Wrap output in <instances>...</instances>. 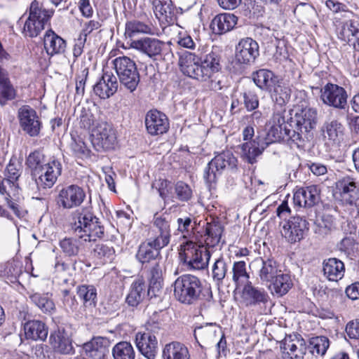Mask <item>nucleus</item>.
<instances>
[{"instance_id": "f257e3e1", "label": "nucleus", "mask_w": 359, "mask_h": 359, "mask_svg": "<svg viewBox=\"0 0 359 359\" xmlns=\"http://www.w3.org/2000/svg\"><path fill=\"white\" fill-rule=\"evenodd\" d=\"M221 57L217 48L201 57L194 53L186 52L180 59L182 72L199 81L211 79L210 88L213 90H219L223 88L221 80L212 79L214 75L221 69Z\"/></svg>"}, {"instance_id": "f03ea898", "label": "nucleus", "mask_w": 359, "mask_h": 359, "mask_svg": "<svg viewBox=\"0 0 359 359\" xmlns=\"http://www.w3.org/2000/svg\"><path fill=\"white\" fill-rule=\"evenodd\" d=\"M317 123V111L305 108L290 117L285 125V134L288 140L297 147H304L306 142L313 137L312 130Z\"/></svg>"}, {"instance_id": "7ed1b4c3", "label": "nucleus", "mask_w": 359, "mask_h": 359, "mask_svg": "<svg viewBox=\"0 0 359 359\" xmlns=\"http://www.w3.org/2000/svg\"><path fill=\"white\" fill-rule=\"evenodd\" d=\"M71 229L84 241H95L104 234V227L100 218L87 209L77 210L73 214Z\"/></svg>"}, {"instance_id": "20e7f679", "label": "nucleus", "mask_w": 359, "mask_h": 359, "mask_svg": "<svg viewBox=\"0 0 359 359\" xmlns=\"http://www.w3.org/2000/svg\"><path fill=\"white\" fill-rule=\"evenodd\" d=\"M173 287L175 297L184 304H194L199 299L211 295L210 289L204 287L201 280L191 274L179 276Z\"/></svg>"}, {"instance_id": "39448f33", "label": "nucleus", "mask_w": 359, "mask_h": 359, "mask_svg": "<svg viewBox=\"0 0 359 359\" xmlns=\"http://www.w3.org/2000/svg\"><path fill=\"white\" fill-rule=\"evenodd\" d=\"M277 216L283 219L280 223L281 235L290 243H294L303 239L305 232L309 229L308 222L299 216H290L291 210L287 201H283L276 209Z\"/></svg>"}, {"instance_id": "423d86ee", "label": "nucleus", "mask_w": 359, "mask_h": 359, "mask_svg": "<svg viewBox=\"0 0 359 359\" xmlns=\"http://www.w3.org/2000/svg\"><path fill=\"white\" fill-rule=\"evenodd\" d=\"M112 63L121 86L131 93L135 91L140 81L135 62L127 56H121L115 58Z\"/></svg>"}, {"instance_id": "0eeeda50", "label": "nucleus", "mask_w": 359, "mask_h": 359, "mask_svg": "<svg viewBox=\"0 0 359 359\" xmlns=\"http://www.w3.org/2000/svg\"><path fill=\"white\" fill-rule=\"evenodd\" d=\"M210 252L207 247L188 241L181 245L180 257L190 269H204L210 259Z\"/></svg>"}, {"instance_id": "6e6552de", "label": "nucleus", "mask_w": 359, "mask_h": 359, "mask_svg": "<svg viewBox=\"0 0 359 359\" xmlns=\"http://www.w3.org/2000/svg\"><path fill=\"white\" fill-rule=\"evenodd\" d=\"M237 165V159L230 151H223L215 156L208 164L204 171V180L211 185L215 183L217 177L225 169H234Z\"/></svg>"}, {"instance_id": "1a4fd4ad", "label": "nucleus", "mask_w": 359, "mask_h": 359, "mask_svg": "<svg viewBox=\"0 0 359 359\" xmlns=\"http://www.w3.org/2000/svg\"><path fill=\"white\" fill-rule=\"evenodd\" d=\"M159 330L158 323H149L144 332H137L135 344L139 351L148 359H154L156 354L158 341L156 334Z\"/></svg>"}, {"instance_id": "9d476101", "label": "nucleus", "mask_w": 359, "mask_h": 359, "mask_svg": "<svg viewBox=\"0 0 359 359\" xmlns=\"http://www.w3.org/2000/svg\"><path fill=\"white\" fill-rule=\"evenodd\" d=\"M285 114L281 109H273L271 118L266 126V133L262 137L267 143V145L272 143L280 142L282 140H288L285 134Z\"/></svg>"}, {"instance_id": "9b49d317", "label": "nucleus", "mask_w": 359, "mask_h": 359, "mask_svg": "<svg viewBox=\"0 0 359 359\" xmlns=\"http://www.w3.org/2000/svg\"><path fill=\"white\" fill-rule=\"evenodd\" d=\"M116 142L115 131L107 123L102 122L93 129L91 143L97 151L113 149Z\"/></svg>"}, {"instance_id": "f8f14e48", "label": "nucleus", "mask_w": 359, "mask_h": 359, "mask_svg": "<svg viewBox=\"0 0 359 359\" xmlns=\"http://www.w3.org/2000/svg\"><path fill=\"white\" fill-rule=\"evenodd\" d=\"M86 198L83 188L72 184L62 188L56 197V203L64 209H72L80 206Z\"/></svg>"}, {"instance_id": "ddd939ff", "label": "nucleus", "mask_w": 359, "mask_h": 359, "mask_svg": "<svg viewBox=\"0 0 359 359\" xmlns=\"http://www.w3.org/2000/svg\"><path fill=\"white\" fill-rule=\"evenodd\" d=\"M335 198L344 205L358 206L359 187L351 177H344L336 184Z\"/></svg>"}, {"instance_id": "4468645a", "label": "nucleus", "mask_w": 359, "mask_h": 359, "mask_svg": "<svg viewBox=\"0 0 359 359\" xmlns=\"http://www.w3.org/2000/svg\"><path fill=\"white\" fill-rule=\"evenodd\" d=\"M347 97L346 90L337 84L328 83L320 90V99L323 102L336 109H345Z\"/></svg>"}, {"instance_id": "2eb2a0df", "label": "nucleus", "mask_w": 359, "mask_h": 359, "mask_svg": "<svg viewBox=\"0 0 359 359\" xmlns=\"http://www.w3.org/2000/svg\"><path fill=\"white\" fill-rule=\"evenodd\" d=\"M41 170V172L35 177L36 185L39 188L50 189L61 175L62 164L58 160L53 158L49 160Z\"/></svg>"}, {"instance_id": "dca6fc26", "label": "nucleus", "mask_w": 359, "mask_h": 359, "mask_svg": "<svg viewBox=\"0 0 359 359\" xmlns=\"http://www.w3.org/2000/svg\"><path fill=\"white\" fill-rule=\"evenodd\" d=\"M20 125L22 129L31 137L37 136L41 130V122L34 109L23 106L18 111Z\"/></svg>"}, {"instance_id": "f3484780", "label": "nucleus", "mask_w": 359, "mask_h": 359, "mask_svg": "<svg viewBox=\"0 0 359 359\" xmlns=\"http://www.w3.org/2000/svg\"><path fill=\"white\" fill-rule=\"evenodd\" d=\"M259 55V45L251 38L241 39L236 46V60L240 64L250 65Z\"/></svg>"}, {"instance_id": "a211bd4d", "label": "nucleus", "mask_w": 359, "mask_h": 359, "mask_svg": "<svg viewBox=\"0 0 359 359\" xmlns=\"http://www.w3.org/2000/svg\"><path fill=\"white\" fill-rule=\"evenodd\" d=\"M164 247L159 241L150 236L140 245L136 258L142 264L149 263L160 256V250Z\"/></svg>"}, {"instance_id": "6ab92c4d", "label": "nucleus", "mask_w": 359, "mask_h": 359, "mask_svg": "<svg viewBox=\"0 0 359 359\" xmlns=\"http://www.w3.org/2000/svg\"><path fill=\"white\" fill-rule=\"evenodd\" d=\"M241 299L245 306L252 307L266 304L269 302V297L264 289L256 287L250 282L244 285Z\"/></svg>"}, {"instance_id": "aec40b11", "label": "nucleus", "mask_w": 359, "mask_h": 359, "mask_svg": "<svg viewBox=\"0 0 359 359\" xmlns=\"http://www.w3.org/2000/svg\"><path fill=\"white\" fill-rule=\"evenodd\" d=\"M49 339L55 352L62 355H70L74 353L72 340L63 327H58L51 332Z\"/></svg>"}, {"instance_id": "412c9836", "label": "nucleus", "mask_w": 359, "mask_h": 359, "mask_svg": "<svg viewBox=\"0 0 359 359\" xmlns=\"http://www.w3.org/2000/svg\"><path fill=\"white\" fill-rule=\"evenodd\" d=\"M293 200L299 207H313L320 201V189L316 185L302 187L294 192Z\"/></svg>"}, {"instance_id": "4be33fe9", "label": "nucleus", "mask_w": 359, "mask_h": 359, "mask_svg": "<svg viewBox=\"0 0 359 359\" xmlns=\"http://www.w3.org/2000/svg\"><path fill=\"white\" fill-rule=\"evenodd\" d=\"M145 125L148 133L151 135L163 134L169 128L167 116L157 110H151L147 112Z\"/></svg>"}, {"instance_id": "5701e85b", "label": "nucleus", "mask_w": 359, "mask_h": 359, "mask_svg": "<svg viewBox=\"0 0 359 359\" xmlns=\"http://www.w3.org/2000/svg\"><path fill=\"white\" fill-rule=\"evenodd\" d=\"M152 4L154 14L161 24L166 26L176 21L178 9L173 1H152Z\"/></svg>"}, {"instance_id": "b1692460", "label": "nucleus", "mask_w": 359, "mask_h": 359, "mask_svg": "<svg viewBox=\"0 0 359 359\" xmlns=\"http://www.w3.org/2000/svg\"><path fill=\"white\" fill-rule=\"evenodd\" d=\"M172 217L169 214L161 215H155L154 217V229L152 232L155 235L152 236L156 241H159L162 245H168L170 239V222Z\"/></svg>"}, {"instance_id": "393cba45", "label": "nucleus", "mask_w": 359, "mask_h": 359, "mask_svg": "<svg viewBox=\"0 0 359 359\" xmlns=\"http://www.w3.org/2000/svg\"><path fill=\"white\" fill-rule=\"evenodd\" d=\"M164 43L156 38L144 37L131 42V47L144 53L151 58L161 55Z\"/></svg>"}, {"instance_id": "a878e982", "label": "nucleus", "mask_w": 359, "mask_h": 359, "mask_svg": "<svg viewBox=\"0 0 359 359\" xmlns=\"http://www.w3.org/2000/svg\"><path fill=\"white\" fill-rule=\"evenodd\" d=\"M117 78L112 73L104 72L100 81L94 86L93 90L101 99L112 96L118 90Z\"/></svg>"}, {"instance_id": "bb28decb", "label": "nucleus", "mask_w": 359, "mask_h": 359, "mask_svg": "<svg viewBox=\"0 0 359 359\" xmlns=\"http://www.w3.org/2000/svg\"><path fill=\"white\" fill-rule=\"evenodd\" d=\"M110 341L102 337H95L83 344V349L87 356L93 359H102L109 353Z\"/></svg>"}, {"instance_id": "cd10ccee", "label": "nucleus", "mask_w": 359, "mask_h": 359, "mask_svg": "<svg viewBox=\"0 0 359 359\" xmlns=\"http://www.w3.org/2000/svg\"><path fill=\"white\" fill-rule=\"evenodd\" d=\"M257 273L262 282L270 283L281 272L280 266L273 258L264 257L255 260Z\"/></svg>"}, {"instance_id": "c85d7f7f", "label": "nucleus", "mask_w": 359, "mask_h": 359, "mask_svg": "<svg viewBox=\"0 0 359 359\" xmlns=\"http://www.w3.org/2000/svg\"><path fill=\"white\" fill-rule=\"evenodd\" d=\"M149 280L148 296L151 298L160 296L163 287V269L158 262L154 263L147 270Z\"/></svg>"}, {"instance_id": "c756f323", "label": "nucleus", "mask_w": 359, "mask_h": 359, "mask_svg": "<svg viewBox=\"0 0 359 359\" xmlns=\"http://www.w3.org/2000/svg\"><path fill=\"white\" fill-rule=\"evenodd\" d=\"M267 147V143L262 137L257 135L252 140L242 144L243 157L249 163L253 164L256 162V158L261 155Z\"/></svg>"}, {"instance_id": "7c9ffc66", "label": "nucleus", "mask_w": 359, "mask_h": 359, "mask_svg": "<svg viewBox=\"0 0 359 359\" xmlns=\"http://www.w3.org/2000/svg\"><path fill=\"white\" fill-rule=\"evenodd\" d=\"M237 23V18L231 13L216 15L211 22L210 28L216 34H222L231 31Z\"/></svg>"}, {"instance_id": "2f4dec72", "label": "nucleus", "mask_w": 359, "mask_h": 359, "mask_svg": "<svg viewBox=\"0 0 359 359\" xmlns=\"http://www.w3.org/2000/svg\"><path fill=\"white\" fill-rule=\"evenodd\" d=\"M43 45L47 54L51 56L64 53L66 48L65 41L52 29L46 32L43 37Z\"/></svg>"}, {"instance_id": "473e14b6", "label": "nucleus", "mask_w": 359, "mask_h": 359, "mask_svg": "<svg viewBox=\"0 0 359 359\" xmlns=\"http://www.w3.org/2000/svg\"><path fill=\"white\" fill-rule=\"evenodd\" d=\"M24 330L26 338L34 341H44L48 333L46 324L38 320H29L25 323Z\"/></svg>"}, {"instance_id": "72a5a7b5", "label": "nucleus", "mask_w": 359, "mask_h": 359, "mask_svg": "<svg viewBox=\"0 0 359 359\" xmlns=\"http://www.w3.org/2000/svg\"><path fill=\"white\" fill-rule=\"evenodd\" d=\"M323 271L325 276L331 281L341 279L344 274V264L337 258H330L324 260Z\"/></svg>"}, {"instance_id": "f704fd0d", "label": "nucleus", "mask_w": 359, "mask_h": 359, "mask_svg": "<svg viewBox=\"0 0 359 359\" xmlns=\"http://www.w3.org/2000/svg\"><path fill=\"white\" fill-rule=\"evenodd\" d=\"M283 359H303L306 346L303 340L285 339L283 347Z\"/></svg>"}, {"instance_id": "c9c22d12", "label": "nucleus", "mask_w": 359, "mask_h": 359, "mask_svg": "<svg viewBox=\"0 0 359 359\" xmlns=\"http://www.w3.org/2000/svg\"><path fill=\"white\" fill-rule=\"evenodd\" d=\"M162 356L163 359H190L189 351L187 346L177 341L165 345Z\"/></svg>"}, {"instance_id": "e433bc0d", "label": "nucleus", "mask_w": 359, "mask_h": 359, "mask_svg": "<svg viewBox=\"0 0 359 359\" xmlns=\"http://www.w3.org/2000/svg\"><path fill=\"white\" fill-rule=\"evenodd\" d=\"M252 76L255 85L263 90L271 91L277 83V77L273 72L266 69L257 70Z\"/></svg>"}, {"instance_id": "4c0bfd02", "label": "nucleus", "mask_w": 359, "mask_h": 359, "mask_svg": "<svg viewBox=\"0 0 359 359\" xmlns=\"http://www.w3.org/2000/svg\"><path fill=\"white\" fill-rule=\"evenodd\" d=\"M322 130L325 138L334 144H338L343 139L344 127L339 121L333 119L325 121Z\"/></svg>"}, {"instance_id": "58836bf2", "label": "nucleus", "mask_w": 359, "mask_h": 359, "mask_svg": "<svg viewBox=\"0 0 359 359\" xmlns=\"http://www.w3.org/2000/svg\"><path fill=\"white\" fill-rule=\"evenodd\" d=\"M22 172V165L20 163H15L12 161L6 166L5 171L6 178L4 183H7L11 188V191H13V196L18 195L19 184L18 183V179Z\"/></svg>"}, {"instance_id": "ea45409f", "label": "nucleus", "mask_w": 359, "mask_h": 359, "mask_svg": "<svg viewBox=\"0 0 359 359\" xmlns=\"http://www.w3.org/2000/svg\"><path fill=\"white\" fill-rule=\"evenodd\" d=\"M145 296V283L142 278H136L131 284L126 302L130 306H137Z\"/></svg>"}, {"instance_id": "a19ab883", "label": "nucleus", "mask_w": 359, "mask_h": 359, "mask_svg": "<svg viewBox=\"0 0 359 359\" xmlns=\"http://www.w3.org/2000/svg\"><path fill=\"white\" fill-rule=\"evenodd\" d=\"M292 285L290 276L281 271L270 282L269 288L272 293L283 296L288 292Z\"/></svg>"}, {"instance_id": "79ce46f5", "label": "nucleus", "mask_w": 359, "mask_h": 359, "mask_svg": "<svg viewBox=\"0 0 359 359\" xmlns=\"http://www.w3.org/2000/svg\"><path fill=\"white\" fill-rule=\"evenodd\" d=\"M359 21L358 20H348L341 22L337 27L338 38L346 43H350L351 39H353L354 34L358 32Z\"/></svg>"}, {"instance_id": "37998d69", "label": "nucleus", "mask_w": 359, "mask_h": 359, "mask_svg": "<svg viewBox=\"0 0 359 359\" xmlns=\"http://www.w3.org/2000/svg\"><path fill=\"white\" fill-rule=\"evenodd\" d=\"M47 163L45 155L38 149L30 153L26 159V164L31 170L33 177H36L41 172V169Z\"/></svg>"}, {"instance_id": "c03bdc74", "label": "nucleus", "mask_w": 359, "mask_h": 359, "mask_svg": "<svg viewBox=\"0 0 359 359\" xmlns=\"http://www.w3.org/2000/svg\"><path fill=\"white\" fill-rule=\"evenodd\" d=\"M53 14V9L46 8L42 1H32L29 7V18L46 24Z\"/></svg>"}, {"instance_id": "a18cd8bd", "label": "nucleus", "mask_w": 359, "mask_h": 359, "mask_svg": "<svg viewBox=\"0 0 359 359\" xmlns=\"http://www.w3.org/2000/svg\"><path fill=\"white\" fill-rule=\"evenodd\" d=\"M72 269L69 264L62 260H57L55 264V279L57 284H67L69 281L70 284L74 285V280L72 279Z\"/></svg>"}, {"instance_id": "49530a36", "label": "nucleus", "mask_w": 359, "mask_h": 359, "mask_svg": "<svg viewBox=\"0 0 359 359\" xmlns=\"http://www.w3.org/2000/svg\"><path fill=\"white\" fill-rule=\"evenodd\" d=\"M154 33V29L150 25L140 20H130L126 24L125 34L130 38L140 34H153Z\"/></svg>"}, {"instance_id": "de8ad7c7", "label": "nucleus", "mask_w": 359, "mask_h": 359, "mask_svg": "<svg viewBox=\"0 0 359 359\" xmlns=\"http://www.w3.org/2000/svg\"><path fill=\"white\" fill-rule=\"evenodd\" d=\"M29 299L44 313L52 314L55 310V304L48 294L34 293Z\"/></svg>"}, {"instance_id": "09e8293b", "label": "nucleus", "mask_w": 359, "mask_h": 359, "mask_svg": "<svg viewBox=\"0 0 359 359\" xmlns=\"http://www.w3.org/2000/svg\"><path fill=\"white\" fill-rule=\"evenodd\" d=\"M273 97L275 100V105L273 109H281L286 114L285 104L289 101L291 95V90L285 86H275L273 88Z\"/></svg>"}, {"instance_id": "8fccbe9b", "label": "nucleus", "mask_w": 359, "mask_h": 359, "mask_svg": "<svg viewBox=\"0 0 359 359\" xmlns=\"http://www.w3.org/2000/svg\"><path fill=\"white\" fill-rule=\"evenodd\" d=\"M81 238H65L60 242V247L62 252L68 257H76L79 255L82 247Z\"/></svg>"}, {"instance_id": "3c124183", "label": "nucleus", "mask_w": 359, "mask_h": 359, "mask_svg": "<svg viewBox=\"0 0 359 359\" xmlns=\"http://www.w3.org/2000/svg\"><path fill=\"white\" fill-rule=\"evenodd\" d=\"M232 279L236 287L250 283V276L246 271V264L244 261L235 262L232 266Z\"/></svg>"}, {"instance_id": "603ef678", "label": "nucleus", "mask_w": 359, "mask_h": 359, "mask_svg": "<svg viewBox=\"0 0 359 359\" xmlns=\"http://www.w3.org/2000/svg\"><path fill=\"white\" fill-rule=\"evenodd\" d=\"M79 297L83 301L85 306H95L97 299V290L93 285H82L77 287Z\"/></svg>"}, {"instance_id": "864d4df0", "label": "nucleus", "mask_w": 359, "mask_h": 359, "mask_svg": "<svg viewBox=\"0 0 359 359\" xmlns=\"http://www.w3.org/2000/svg\"><path fill=\"white\" fill-rule=\"evenodd\" d=\"M114 359H135V353L130 343L121 341L117 343L112 349Z\"/></svg>"}, {"instance_id": "5fc2aeb1", "label": "nucleus", "mask_w": 359, "mask_h": 359, "mask_svg": "<svg viewBox=\"0 0 359 359\" xmlns=\"http://www.w3.org/2000/svg\"><path fill=\"white\" fill-rule=\"evenodd\" d=\"M228 271V264L223 257L215 260L212 268V277L217 284L222 283Z\"/></svg>"}, {"instance_id": "6e6d98bb", "label": "nucleus", "mask_w": 359, "mask_h": 359, "mask_svg": "<svg viewBox=\"0 0 359 359\" xmlns=\"http://www.w3.org/2000/svg\"><path fill=\"white\" fill-rule=\"evenodd\" d=\"M45 25L37 20L28 17L25 22L22 32L25 36L36 37L44 29Z\"/></svg>"}, {"instance_id": "4d7b16f0", "label": "nucleus", "mask_w": 359, "mask_h": 359, "mask_svg": "<svg viewBox=\"0 0 359 359\" xmlns=\"http://www.w3.org/2000/svg\"><path fill=\"white\" fill-rule=\"evenodd\" d=\"M310 345L311 346L313 353H316L318 355H323L329 348L330 341L326 337H316L311 338Z\"/></svg>"}, {"instance_id": "13d9d810", "label": "nucleus", "mask_w": 359, "mask_h": 359, "mask_svg": "<svg viewBox=\"0 0 359 359\" xmlns=\"http://www.w3.org/2000/svg\"><path fill=\"white\" fill-rule=\"evenodd\" d=\"M92 253L95 258L100 259L101 262H104L114 255V250L107 244L99 243L93 248Z\"/></svg>"}, {"instance_id": "bf43d9fd", "label": "nucleus", "mask_w": 359, "mask_h": 359, "mask_svg": "<svg viewBox=\"0 0 359 359\" xmlns=\"http://www.w3.org/2000/svg\"><path fill=\"white\" fill-rule=\"evenodd\" d=\"M16 97V90L11 81L0 85V104L4 105L8 100H12Z\"/></svg>"}, {"instance_id": "052dcab7", "label": "nucleus", "mask_w": 359, "mask_h": 359, "mask_svg": "<svg viewBox=\"0 0 359 359\" xmlns=\"http://www.w3.org/2000/svg\"><path fill=\"white\" fill-rule=\"evenodd\" d=\"M222 232L223 228L221 225L218 224H208L206 234L208 236V239H211L210 243L212 245L219 243Z\"/></svg>"}, {"instance_id": "680f3d73", "label": "nucleus", "mask_w": 359, "mask_h": 359, "mask_svg": "<svg viewBox=\"0 0 359 359\" xmlns=\"http://www.w3.org/2000/svg\"><path fill=\"white\" fill-rule=\"evenodd\" d=\"M175 189L177 198L180 201H188L192 197L191 189L187 184L183 182H178L175 184Z\"/></svg>"}, {"instance_id": "e2e57ef3", "label": "nucleus", "mask_w": 359, "mask_h": 359, "mask_svg": "<svg viewBox=\"0 0 359 359\" xmlns=\"http://www.w3.org/2000/svg\"><path fill=\"white\" fill-rule=\"evenodd\" d=\"M334 227L333 221L330 216L323 217L320 220H318L316 223V233L320 235L327 234Z\"/></svg>"}, {"instance_id": "0e129e2a", "label": "nucleus", "mask_w": 359, "mask_h": 359, "mask_svg": "<svg viewBox=\"0 0 359 359\" xmlns=\"http://www.w3.org/2000/svg\"><path fill=\"white\" fill-rule=\"evenodd\" d=\"M243 102L248 111H252L259 106V99L257 95L252 90H247L243 93Z\"/></svg>"}, {"instance_id": "69168bd1", "label": "nucleus", "mask_w": 359, "mask_h": 359, "mask_svg": "<svg viewBox=\"0 0 359 359\" xmlns=\"http://www.w3.org/2000/svg\"><path fill=\"white\" fill-rule=\"evenodd\" d=\"M79 118L81 126L86 129H89L94 122L93 114L83 107L81 110Z\"/></svg>"}, {"instance_id": "338daca9", "label": "nucleus", "mask_w": 359, "mask_h": 359, "mask_svg": "<svg viewBox=\"0 0 359 359\" xmlns=\"http://www.w3.org/2000/svg\"><path fill=\"white\" fill-rule=\"evenodd\" d=\"M88 74V69L84 68L81 74L76 76V91L78 95L84 93L86 80Z\"/></svg>"}, {"instance_id": "774afa93", "label": "nucleus", "mask_w": 359, "mask_h": 359, "mask_svg": "<svg viewBox=\"0 0 359 359\" xmlns=\"http://www.w3.org/2000/svg\"><path fill=\"white\" fill-rule=\"evenodd\" d=\"M346 332L351 339H359V319L350 321L346 326Z\"/></svg>"}]
</instances>
